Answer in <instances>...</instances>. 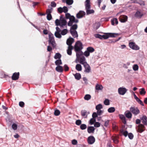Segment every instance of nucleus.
<instances>
[{"label": "nucleus", "instance_id": "12", "mask_svg": "<svg viewBox=\"0 0 147 147\" xmlns=\"http://www.w3.org/2000/svg\"><path fill=\"white\" fill-rule=\"evenodd\" d=\"M95 141L94 138L92 136H89L88 138V142L89 144H92Z\"/></svg>", "mask_w": 147, "mask_h": 147}, {"label": "nucleus", "instance_id": "15", "mask_svg": "<svg viewBox=\"0 0 147 147\" xmlns=\"http://www.w3.org/2000/svg\"><path fill=\"white\" fill-rule=\"evenodd\" d=\"M141 121H142V122L143 123L144 125H147V117L145 116L144 115L142 117L140 118Z\"/></svg>", "mask_w": 147, "mask_h": 147}, {"label": "nucleus", "instance_id": "4", "mask_svg": "<svg viewBox=\"0 0 147 147\" xmlns=\"http://www.w3.org/2000/svg\"><path fill=\"white\" fill-rule=\"evenodd\" d=\"M130 111L135 115H136L140 113L138 107H131L130 108Z\"/></svg>", "mask_w": 147, "mask_h": 147}, {"label": "nucleus", "instance_id": "36", "mask_svg": "<svg viewBox=\"0 0 147 147\" xmlns=\"http://www.w3.org/2000/svg\"><path fill=\"white\" fill-rule=\"evenodd\" d=\"M78 28V25L77 24H75L72 25L70 29V30H76Z\"/></svg>", "mask_w": 147, "mask_h": 147}, {"label": "nucleus", "instance_id": "64", "mask_svg": "<svg viewBox=\"0 0 147 147\" xmlns=\"http://www.w3.org/2000/svg\"><path fill=\"white\" fill-rule=\"evenodd\" d=\"M51 6L52 7H55L56 6V4L54 1H52L51 3Z\"/></svg>", "mask_w": 147, "mask_h": 147}, {"label": "nucleus", "instance_id": "19", "mask_svg": "<svg viewBox=\"0 0 147 147\" xmlns=\"http://www.w3.org/2000/svg\"><path fill=\"white\" fill-rule=\"evenodd\" d=\"M70 33L74 38L78 37V34L77 31L76 30H74L73 31L72 30H70Z\"/></svg>", "mask_w": 147, "mask_h": 147}, {"label": "nucleus", "instance_id": "56", "mask_svg": "<svg viewBox=\"0 0 147 147\" xmlns=\"http://www.w3.org/2000/svg\"><path fill=\"white\" fill-rule=\"evenodd\" d=\"M47 19L48 20H50L52 19V16L51 14H47Z\"/></svg>", "mask_w": 147, "mask_h": 147}, {"label": "nucleus", "instance_id": "34", "mask_svg": "<svg viewBox=\"0 0 147 147\" xmlns=\"http://www.w3.org/2000/svg\"><path fill=\"white\" fill-rule=\"evenodd\" d=\"M61 57V55L60 53H57L55 54V55L54 56V58L55 59H60Z\"/></svg>", "mask_w": 147, "mask_h": 147}, {"label": "nucleus", "instance_id": "39", "mask_svg": "<svg viewBox=\"0 0 147 147\" xmlns=\"http://www.w3.org/2000/svg\"><path fill=\"white\" fill-rule=\"evenodd\" d=\"M55 35L56 37L58 38H61L62 37L61 33H57V32H55Z\"/></svg>", "mask_w": 147, "mask_h": 147}, {"label": "nucleus", "instance_id": "25", "mask_svg": "<svg viewBox=\"0 0 147 147\" xmlns=\"http://www.w3.org/2000/svg\"><path fill=\"white\" fill-rule=\"evenodd\" d=\"M85 60L86 59L84 57H82L80 58V63L82 65L84 64L85 63L87 62L86 61H85Z\"/></svg>", "mask_w": 147, "mask_h": 147}, {"label": "nucleus", "instance_id": "21", "mask_svg": "<svg viewBox=\"0 0 147 147\" xmlns=\"http://www.w3.org/2000/svg\"><path fill=\"white\" fill-rule=\"evenodd\" d=\"M56 70L58 72L62 73L63 71V67L61 66H57L55 68Z\"/></svg>", "mask_w": 147, "mask_h": 147}, {"label": "nucleus", "instance_id": "33", "mask_svg": "<svg viewBox=\"0 0 147 147\" xmlns=\"http://www.w3.org/2000/svg\"><path fill=\"white\" fill-rule=\"evenodd\" d=\"M87 50L90 53H92L94 52L95 49L93 47H88L87 48Z\"/></svg>", "mask_w": 147, "mask_h": 147}, {"label": "nucleus", "instance_id": "3", "mask_svg": "<svg viewBox=\"0 0 147 147\" xmlns=\"http://www.w3.org/2000/svg\"><path fill=\"white\" fill-rule=\"evenodd\" d=\"M136 129L138 132L142 133L145 130V127L143 124H140L136 126Z\"/></svg>", "mask_w": 147, "mask_h": 147}, {"label": "nucleus", "instance_id": "30", "mask_svg": "<svg viewBox=\"0 0 147 147\" xmlns=\"http://www.w3.org/2000/svg\"><path fill=\"white\" fill-rule=\"evenodd\" d=\"M55 63L57 66H60V65L62 64L61 60V59H58L56 60L55 62Z\"/></svg>", "mask_w": 147, "mask_h": 147}, {"label": "nucleus", "instance_id": "58", "mask_svg": "<svg viewBox=\"0 0 147 147\" xmlns=\"http://www.w3.org/2000/svg\"><path fill=\"white\" fill-rule=\"evenodd\" d=\"M94 36L96 38H99L100 39H102V35L100 34H95L94 35Z\"/></svg>", "mask_w": 147, "mask_h": 147}, {"label": "nucleus", "instance_id": "60", "mask_svg": "<svg viewBox=\"0 0 147 147\" xmlns=\"http://www.w3.org/2000/svg\"><path fill=\"white\" fill-rule=\"evenodd\" d=\"M128 136L129 138L131 140L133 139L134 138V135L131 133H129L128 134Z\"/></svg>", "mask_w": 147, "mask_h": 147}, {"label": "nucleus", "instance_id": "52", "mask_svg": "<svg viewBox=\"0 0 147 147\" xmlns=\"http://www.w3.org/2000/svg\"><path fill=\"white\" fill-rule=\"evenodd\" d=\"M17 125L15 123H13L12 125V127L14 130H16L17 129Z\"/></svg>", "mask_w": 147, "mask_h": 147}, {"label": "nucleus", "instance_id": "23", "mask_svg": "<svg viewBox=\"0 0 147 147\" xmlns=\"http://www.w3.org/2000/svg\"><path fill=\"white\" fill-rule=\"evenodd\" d=\"M95 129V128L93 126H89L88 127L87 131L89 133H94V130Z\"/></svg>", "mask_w": 147, "mask_h": 147}, {"label": "nucleus", "instance_id": "1", "mask_svg": "<svg viewBox=\"0 0 147 147\" xmlns=\"http://www.w3.org/2000/svg\"><path fill=\"white\" fill-rule=\"evenodd\" d=\"M83 45L80 41H77L75 43L74 49L76 52L77 58H80L81 56L84 55L83 52L81 51L83 49Z\"/></svg>", "mask_w": 147, "mask_h": 147}, {"label": "nucleus", "instance_id": "6", "mask_svg": "<svg viewBox=\"0 0 147 147\" xmlns=\"http://www.w3.org/2000/svg\"><path fill=\"white\" fill-rule=\"evenodd\" d=\"M129 47L134 50H138L139 49V47L136 45L134 42H131L129 43Z\"/></svg>", "mask_w": 147, "mask_h": 147}, {"label": "nucleus", "instance_id": "31", "mask_svg": "<svg viewBox=\"0 0 147 147\" xmlns=\"http://www.w3.org/2000/svg\"><path fill=\"white\" fill-rule=\"evenodd\" d=\"M121 133L125 137L127 136L128 135V133L127 131H124L123 129H122L120 130Z\"/></svg>", "mask_w": 147, "mask_h": 147}, {"label": "nucleus", "instance_id": "41", "mask_svg": "<svg viewBox=\"0 0 147 147\" xmlns=\"http://www.w3.org/2000/svg\"><path fill=\"white\" fill-rule=\"evenodd\" d=\"M91 96L90 95L87 94L84 97V99L86 100H88L90 99Z\"/></svg>", "mask_w": 147, "mask_h": 147}, {"label": "nucleus", "instance_id": "62", "mask_svg": "<svg viewBox=\"0 0 147 147\" xmlns=\"http://www.w3.org/2000/svg\"><path fill=\"white\" fill-rule=\"evenodd\" d=\"M64 70L65 71H67L69 69V67L66 64H65L64 65Z\"/></svg>", "mask_w": 147, "mask_h": 147}, {"label": "nucleus", "instance_id": "14", "mask_svg": "<svg viewBox=\"0 0 147 147\" xmlns=\"http://www.w3.org/2000/svg\"><path fill=\"white\" fill-rule=\"evenodd\" d=\"M60 21L61 24H63V25H66L67 24V22L65 19L63 17V15H61L60 16V19L59 20Z\"/></svg>", "mask_w": 147, "mask_h": 147}, {"label": "nucleus", "instance_id": "61", "mask_svg": "<svg viewBox=\"0 0 147 147\" xmlns=\"http://www.w3.org/2000/svg\"><path fill=\"white\" fill-rule=\"evenodd\" d=\"M65 16L66 19H69L71 16L70 14L69 13H66Z\"/></svg>", "mask_w": 147, "mask_h": 147}, {"label": "nucleus", "instance_id": "16", "mask_svg": "<svg viewBox=\"0 0 147 147\" xmlns=\"http://www.w3.org/2000/svg\"><path fill=\"white\" fill-rule=\"evenodd\" d=\"M127 19V17L125 15L121 16L119 18V20L121 22H126Z\"/></svg>", "mask_w": 147, "mask_h": 147}, {"label": "nucleus", "instance_id": "48", "mask_svg": "<svg viewBox=\"0 0 147 147\" xmlns=\"http://www.w3.org/2000/svg\"><path fill=\"white\" fill-rule=\"evenodd\" d=\"M133 68L134 71H137L138 69V66L137 64H134L133 66Z\"/></svg>", "mask_w": 147, "mask_h": 147}, {"label": "nucleus", "instance_id": "47", "mask_svg": "<svg viewBox=\"0 0 147 147\" xmlns=\"http://www.w3.org/2000/svg\"><path fill=\"white\" fill-rule=\"evenodd\" d=\"M104 104L106 105H108L110 104L109 100L107 99H106L104 102Z\"/></svg>", "mask_w": 147, "mask_h": 147}, {"label": "nucleus", "instance_id": "29", "mask_svg": "<svg viewBox=\"0 0 147 147\" xmlns=\"http://www.w3.org/2000/svg\"><path fill=\"white\" fill-rule=\"evenodd\" d=\"M86 9V13L87 15L93 13L94 12V10L93 9Z\"/></svg>", "mask_w": 147, "mask_h": 147}, {"label": "nucleus", "instance_id": "46", "mask_svg": "<svg viewBox=\"0 0 147 147\" xmlns=\"http://www.w3.org/2000/svg\"><path fill=\"white\" fill-rule=\"evenodd\" d=\"M60 112L58 109H56L55 111L54 114L55 116H58L60 114Z\"/></svg>", "mask_w": 147, "mask_h": 147}, {"label": "nucleus", "instance_id": "5", "mask_svg": "<svg viewBox=\"0 0 147 147\" xmlns=\"http://www.w3.org/2000/svg\"><path fill=\"white\" fill-rule=\"evenodd\" d=\"M98 114L97 113L94 112L92 115V118H91L89 121V123L92 125L96 121L95 118L98 117Z\"/></svg>", "mask_w": 147, "mask_h": 147}, {"label": "nucleus", "instance_id": "63", "mask_svg": "<svg viewBox=\"0 0 147 147\" xmlns=\"http://www.w3.org/2000/svg\"><path fill=\"white\" fill-rule=\"evenodd\" d=\"M19 105L20 107H23L24 106V103L22 101L20 102H19Z\"/></svg>", "mask_w": 147, "mask_h": 147}, {"label": "nucleus", "instance_id": "26", "mask_svg": "<svg viewBox=\"0 0 147 147\" xmlns=\"http://www.w3.org/2000/svg\"><path fill=\"white\" fill-rule=\"evenodd\" d=\"M87 113V112L86 111V110H82L81 111V114L82 116L83 117L86 116L85 118H87V115H86V114ZM88 114H89V112L88 113Z\"/></svg>", "mask_w": 147, "mask_h": 147}, {"label": "nucleus", "instance_id": "11", "mask_svg": "<svg viewBox=\"0 0 147 147\" xmlns=\"http://www.w3.org/2000/svg\"><path fill=\"white\" fill-rule=\"evenodd\" d=\"M74 39L71 37H69L66 41L67 44L68 45V47H73L72 46V44L74 42Z\"/></svg>", "mask_w": 147, "mask_h": 147}, {"label": "nucleus", "instance_id": "44", "mask_svg": "<svg viewBox=\"0 0 147 147\" xmlns=\"http://www.w3.org/2000/svg\"><path fill=\"white\" fill-rule=\"evenodd\" d=\"M102 108V106L101 104H99L96 106V109L97 110H100Z\"/></svg>", "mask_w": 147, "mask_h": 147}, {"label": "nucleus", "instance_id": "38", "mask_svg": "<svg viewBox=\"0 0 147 147\" xmlns=\"http://www.w3.org/2000/svg\"><path fill=\"white\" fill-rule=\"evenodd\" d=\"M95 88L96 90H101L103 88V87L102 85L97 84Z\"/></svg>", "mask_w": 147, "mask_h": 147}, {"label": "nucleus", "instance_id": "18", "mask_svg": "<svg viewBox=\"0 0 147 147\" xmlns=\"http://www.w3.org/2000/svg\"><path fill=\"white\" fill-rule=\"evenodd\" d=\"M107 34L108 35L109 38L110 37L112 38L115 37L120 34L119 33H107Z\"/></svg>", "mask_w": 147, "mask_h": 147}, {"label": "nucleus", "instance_id": "49", "mask_svg": "<svg viewBox=\"0 0 147 147\" xmlns=\"http://www.w3.org/2000/svg\"><path fill=\"white\" fill-rule=\"evenodd\" d=\"M105 35H102V38H104V39H106L109 38V36H108V35L107 34V33H105Z\"/></svg>", "mask_w": 147, "mask_h": 147}, {"label": "nucleus", "instance_id": "8", "mask_svg": "<svg viewBox=\"0 0 147 147\" xmlns=\"http://www.w3.org/2000/svg\"><path fill=\"white\" fill-rule=\"evenodd\" d=\"M127 91V90L125 88L120 87L118 89L119 93L122 95H124Z\"/></svg>", "mask_w": 147, "mask_h": 147}, {"label": "nucleus", "instance_id": "17", "mask_svg": "<svg viewBox=\"0 0 147 147\" xmlns=\"http://www.w3.org/2000/svg\"><path fill=\"white\" fill-rule=\"evenodd\" d=\"M85 6L86 9H89L90 8V0H86L85 2Z\"/></svg>", "mask_w": 147, "mask_h": 147}, {"label": "nucleus", "instance_id": "43", "mask_svg": "<svg viewBox=\"0 0 147 147\" xmlns=\"http://www.w3.org/2000/svg\"><path fill=\"white\" fill-rule=\"evenodd\" d=\"M53 10V8L52 7L47 9L46 11V13L47 14H51V13L52 12Z\"/></svg>", "mask_w": 147, "mask_h": 147}, {"label": "nucleus", "instance_id": "53", "mask_svg": "<svg viewBox=\"0 0 147 147\" xmlns=\"http://www.w3.org/2000/svg\"><path fill=\"white\" fill-rule=\"evenodd\" d=\"M63 12L66 13L68 11V9L67 7L64 6L63 8Z\"/></svg>", "mask_w": 147, "mask_h": 147}, {"label": "nucleus", "instance_id": "9", "mask_svg": "<svg viewBox=\"0 0 147 147\" xmlns=\"http://www.w3.org/2000/svg\"><path fill=\"white\" fill-rule=\"evenodd\" d=\"M86 14V13L84 11H80L76 14V17L78 19L82 18L85 16Z\"/></svg>", "mask_w": 147, "mask_h": 147}, {"label": "nucleus", "instance_id": "55", "mask_svg": "<svg viewBox=\"0 0 147 147\" xmlns=\"http://www.w3.org/2000/svg\"><path fill=\"white\" fill-rule=\"evenodd\" d=\"M83 53L84 55L86 57H88L90 55V53L87 50L85 51Z\"/></svg>", "mask_w": 147, "mask_h": 147}, {"label": "nucleus", "instance_id": "45", "mask_svg": "<svg viewBox=\"0 0 147 147\" xmlns=\"http://www.w3.org/2000/svg\"><path fill=\"white\" fill-rule=\"evenodd\" d=\"M140 93L141 95L145 94L146 93V91L145 90V89L143 88L141 89V91H140Z\"/></svg>", "mask_w": 147, "mask_h": 147}, {"label": "nucleus", "instance_id": "42", "mask_svg": "<svg viewBox=\"0 0 147 147\" xmlns=\"http://www.w3.org/2000/svg\"><path fill=\"white\" fill-rule=\"evenodd\" d=\"M86 125L84 124H82L80 125V128L82 130H84L86 129Z\"/></svg>", "mask_w": 147, "mask_h": 147}, {"label": "nucleus", "instance_id": "2", "mask_svg": "<svg viewBox=\"0 0 147 147\" xmlns=\"http://www.w3.org/2000/svg\"><path fill=\"white\" fill-rule=\"evenodd\" d=\"M49 44H51L53 48L55 47L56 45L55 41L53 35L51 34H49Z\"/></svg>", "mask_w": 147, "mask_h": 147}, {"label": "nucleus", "instance_id": "35", "mask_svg": "<svg viewBox=\"0 0 147 147\" xmlns=\"http://www.w3.org/2000/svg\"><path fill=\"white\" fill-rule=\"evenodd\" d=\"M115 111V109L114 107H111L108 109V112L109 113L114 112Z\"/></svg>", "mask_w": 147, "mask_h": 147}, {"label": "nucleus", "instance_id": "57", "mask_svg": "<svg viewBox=\"0 0 147 147\" xmlns=\"http://www.w3.org/2000/svg\"><path fill=\"white\" fill-rule=\"evenodd\" d=\"M94 126L95 127H99L100 126V123L98 122H96L95 121L94 122Z\"/></svg>", "mask_w": 147, "mask_h": 147}, {"label": "nucleus", "instance_id": "32", "mask_svg": "<svg viewBox=\"0 0 147 147\" xmlns=\"http://www.w3.org/2000/svg\"><path fill=\"white\" fill-rule=\"evenodd\" d=\"M76 69L78 71H81L82 70V67L80 64H77L76 66Z\"/></svg>", "mask_w": 147, "mask_h": 147}, {"label": "nucleus", "instance_id": "7", "mask_svg": "<svg viewBox=\"0 0 147 147\" xmlns=\"http://www.w3.org/2000/svg\"><path fill=\"white\" fill-rule=\"evenodd\" d=\"M83 65L85 69L84 71V72L87 73H89L91 71V68L89 64L87 62H86Z\"/></svg>", "mask_w": 147, "mask_h": 147}, {"label": "nucleus", "instance_id": "37", "mask_svg": "<svg viewBox=\"0 0 147 147\" xmlns=\"http://www.w3.org/2000/svg\"><path fill=\"white\" fill-rule=\"evenodd\" d=\"M68 32V30L67 29H64L62 30L61 33V35H64L66 34Z\"/></svg>", "mask_w": 147, "mask_h": 147}, {"label": "nucleus", "instance_id": "24", "mask_svg": "<svg viewBox=\"0 0 147 147\" xmlns=\"http://www.w3.org/2000/svg\"><path fill=\"white\" fill-rule=\"evenodd\" d=\"M74 48L73 47H68V49L67 50V54L69 55H71L72 54V50Z\"/></svg>", "mask_w": 147, "mask_h": 147}, {"label": "nucleus", "instance_id": "10", "mask_svg": "<svg viewBox=\"0 0 147 147\" xmlns=\"http://www.w3.org/2000/svg\"><path fill=\"white\" fill-rule=\"evenodd\" d=\"M134 15L135 17L137 18H140L143 16L144 14L142 11L141 10H137Z\"/></svg>", "mask_w": 147, "mask_h": 147}, {"label": "nucleus", "instance_id": "20", "mask_svg": "<svg viewBox=\"0 0 147 147\" xmlns=\"http://www.w3.org/2000/svg\"><path fill=\"white\" fill-rule=\"evenodd\" d=\"M55 23L56 26H59L61 28H63V26H65L63 25V24H61V22H60V21H59L58 19H57L55 20Z\"/></svg>", "mask_w": 147, "mask_h": 147}, {"label": "nucleus", "instance_id": "59", "mask_svg": "<svg viewBox=\"0 0 147 147\" xmlns=\"http://www.w3.org/2000/svg\"><path fill=\"white\" fill-rule=\"evenodd\" d=\"M57 10L58 13H61L63 12V8L61 7L57 8Z\"/></svg>", "mask_w": 147, "mask_h": 147}, {"label": "nucleus", "instance_id": "50", "mask_svg": "<svg viewBox=\"0 0 147 147\" xmlns=\"http://www.w3.org/2000/svg\"><path fill=\"white\" fill-rule=\"evenodd\" d=\"M136 101L138 103L140 104L141 105L144 106V105L142 102L139 98H138V99L136 100Z\"/></svg>", "mask_w": 147, "mask_h": 147}, {"label": "nucleus", "instance_id": "28", "mask_svg": "<svg viewBox=\"0 0 147 147\" xmlns=\"http://www.w3.org/2000/svg\"><path fill=\"white\" fill-rule=\"evenodd\" d=\"M111 23L112 25H114L115 23L116 25L118 24V21L116 18H114L111 20Z\"/></svg>", "mask_w": 147, "mask_h": 147}, {"label": "nucleus", "instance_id": "13", "mask_svg": "<svg viewBox=\"0 0 147 147\" xmlns=\"http://www.w3.org/2000/svg\"><path fill=\"white\" fill-rule=\"evenodd\" d=\"M19 72L14 73L11 77L12 79V80H18L19 78Z\"/></svg>", "mask_w": 147, "mask_h": 147}, {"label": "nucleus", "instance_id": "27", "mask_svg": "<svg viewBox=\"0 0 147 147\" xmlns=\"http://www.w3.org/2000/svg\"><path fill=\"white\" fill-rule=\"evenodd\" d=\"M75 78L78 80H80L81 78V75L80 73H76L75 74H73Z\"/></svg>", "mask_w": 147, "mask_h": 147}, {"label": "nucleus", "instance_id": "22", "mask_svg": "<svg viewBox=\"0 0 147 147\" xmlns=\"http://www.w3.org/2000/svg\"><path fill=\"white\" fill-rule=\"evenodd\" d=\"M131 112L129 111H127L125 113V116L128 119H130L132 117V114Z\"/></svg>", "mask_w": 147, "mask_h": 147}, {"label": "nucleus", "instance_id": "40", "mask_svg": "<svg viewBox=\"0 0 147 147\" xmlns=\"http://www.w3.org/2000/svg\"><path fill=\"white\" fill-rule=\"evenodd\" d=\"M66 3L69 5H70L73 4V0H65Z\"/></svg>", "mask_w": 147, "mask_h": 147}, {"label": "nucleus", "instance_id": "54", "mask_svg": "<svg viewBox=\"0 0 147 147\" xmlns=\"http://www.w3.org/2000/svg\"><path fill=\"white\" fill-rule=\"evenodd\" d=\"M75 123L76 125H81L82 121L78 119L76 121Z\"/></svg>", "mask_w": 147, "mask_h": 147}, {"label": "nucleus", "instance_id": "51", "mask_svg": "<svg viewBox=\"0 0 147 147\" xmlns=\"http://www.w3.org/2000/svg\"><path fill=\"white\" fill-rule=\"evenodd\" d=\"M103 111H102L100 109L99 110H98L96 113H97L98 115L100 116L102 115V113H103Z\"/></svg>", "mask_w": 147, "mask_h": 147}]
</instances>
